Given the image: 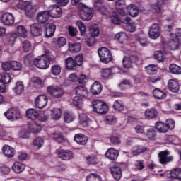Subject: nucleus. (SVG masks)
I'll return each mask as SVG.
<instances>
[{
    "instance_id": "1",
    "label": "nucleus",
    "mask_w": 181,
    "mask_h": 181,
    "mask_svg": "<svg viewBox=\"0 0 181 181\" xmlns=\"http://www.w3.org/2000/svg\"><path fill=\"white\" fill-rule=\"evenodd\" d=\"M78 13L82 21H91V18L94 15V10L80 4L78 7Z\"/></svg>"
},
{
    "instance_id": "2",
    "label": "nucleus",
    "mask_w": 181,
    "mask_h": 181,
    "mask_svg": "<svg viewBox=\"0 0 181 181\" xmlns=\"http://www.w3.org/2000/svg\"><path fill=\"white\" fill-rule=\"evenodd\" d=\"M47 91L52 98L56 100L63 98L64 95V89L59 86H49L47 87Z\"/></svg>"
},
{
    "instance_id": "3",
    "label": "nucleus",
    "mask_w": 181,
    "mask_h": 181,
    "mask_svg": "<svg viewBox=\"0 0 181 181\" xmlns=\"http://www.w3.org/2000/svg\"><path fill=\"white\" fill-rule=\"evenodd\" d=\"M92 107L96 114H107L108 112V105L104 101L96 100L93 101Z\"/></svg>"
},
{
    "instance_id": "4",
    "label": "nucleus",
    "mask_w": 181,
    "mask_h": 181,
    "mask_svg": "<svg viewBox=\"0 0 181 181\" xmlns=\"http://www.w3.org/2000/svg\"><path fill=\"white\" fill-rule=\"evenodd\" d=\"M98 54L102 63H110L112 60V54L111 51L106 47H102L98 49Z\"/></svg>"
},
{
    "instance_id": "5",
    "label": "nucleus",
    "mask_w": 181,
    "mask_h": 181,
    "mask_svg": "<svg viewBox=\"0 0 181 181\" xmlns=\"http://www.w3.org/2000/svg\"><path fill=\"white\" fill-rule=\"evenodd\" d=\"M34 64L37 69H41L42 70H46L49 69L50 66V60L45 55H42L40 57H37L34 60Z\"/></svg>"
},
{
    "instance_id": "6",
    "label": "nucleus",
    "mask_w": 181,
    "mask_h": 181,
    "mask_svg": "<svg viewBox=\"0 0 181 181\" xmlns=\"http://www.w3.org/2000/svg\"><path fill=\"white\" fill-rule=\"evenodd\" d=\"M139 62V57L136 55H131L129 57H124L122 59V64L124 69L129 70V69H132V64Z\"/></svg>"
},
{
    "instance_id": "7",
    "label": "nucleus",
    "mask_w": 181,
    "mask_h": 181,
    "mask_svg": "<svg viewBox=\"0 0 181 181\" xmlns=\"http://www.w3.org/2000/svg\"><path fill=\"white\" fill-rule=\"evenodd\" d=\"M47 12L49 13V18H62V15H63L62 8L57 5L49 6Z\"/></svg>"
},
{
    "instance_id": "8",
    "label": "nucleus",
    "mask_w": 181,
    "mask_h": 181,
    "mask_svg": "<svg viewBox=\"0 0 181 181\" xmlns=\"http://www.w3.org/2000/svg\"><path fill=\"white\" fill-rule=\"evenodd\" d=\"M170 153L168 151H160L158 153V162L161 165H168L170 162L173 160V157L169 156Z\"/></svg>"
},
{
    "instance_id": "9",
    "label": "nucleus",
    "mask_w": 181,
    "mask_h": 181,
    "mask_svg": "<svg viewBox=\"0 0 181 181\" xmlns=\"http://www.w3.org/2000/svg\"><path fill=\"white\" fill-rule=\"evenodd\" d=\"M4 116L10 121H16L21 117V112L17 108H11L4 112Z\"/></svg>"
},
{
    "instance_id": "10",
    "label": "nucleus",
    "mask_w": 181,
    "mask_h": 181,
    "mask_svg": "<svg viewBox=\"0 0 181 181\" xmlns=\"http://www.w3.org/2000/svg\"><path fill=\"white\" fill-rule=\"evenodd\" d=\"M58 158L62 160H71L74 158V153L71 150L61 149L58 152Z\"/></svg>"
},
{
    "instance_id": "11",
    "label": "nucleus",
    "mask_w": 181,
    "mask_h": 181,
    "mask_svg": "<svg viewBox=\"0 0 181 181\" xmlns=\"http://www.w3.org/2000/svg\"><path fill=\"white\" fill-rule=\"evenodd\" d=\"M47 101H49L47 96L45 95H40L35 98V105L37 107V108L42 110V108H45V107L47 105Z\"/></svg>"
},
{
    "instance_id": "12",
    "label": "nucleus",
    "mask_w": 181,
    "mask_h": 181,
    "mask_svg": "<svg viewBox=\"0 0 181 181\" xmlns=\"http://www.w3.org/2000/svg\"><path fill=\"white\" fill-rule=\"evenodd\" d=\"M148 36L151 39H158L160 36L159 25L154 23L149 28Z\"/></svg>"
},
{
    "instance_id": "13",
    "label": "nucleus",
    "mask_w": 181,
    "mask_h": 181,
    "mask_svg": "<svg viewBox=\"0 0 181 181\" xmlns=\"http://www.w3.org/2000/svg\"><path fill=\"white\" fill-rule=\"evenodd\" d=\"M1 22L4 25L9 26L10 25H13V23H15V18H13L12 13H4L1 17Z\"/></svg>"
},
{
    "instance_id": "14",
    "label": "nucleus",
    "mask_w": 181,
    "mask_h": 181,
    "mask_svg": "<svg viewBox=\"0 0 181 181\" xmlns=\"http://www.w3.org/2000/svg\"><path fill=\"white\" fill-rule=\"evenodd\" d=\"M49 18L50 17L47 11H40L36 16V20L38 23H45V22L49 21Z\"/></svg>"
},
{
    "instance_id": "15",
    "label": "nucleus",
    "mask_w": 181,
    "mask_h": 181,
    "mask_svg": "<svg viewBox=\"0 0 181 181\" xmlns=\"http://www.w3.org/2000/svg\"><path fill=\"white\" fill-rule=\"evenodd\" d=\"M30 33L33 36H41L42 33V25L40 23H34L30 26Z\"/></svg>"
},
{
    "instance_id": "16",
    "label": "nucleus",
    "mask_w": 181,
    "mask_h": 181,
    "mask_svg": "<svg viewBox=\"0 0 181 181\" xmlns=\"http://www.w3.org/2000/svg\"><path fill=\"white\" fill-rule=\"evenodd\" d=\"M159 112L158 110L152 107L148 108L145 110L144 115L146 119H153L158 117Z\"/></svg>"
},
{
    "instance_id": "17",
    "label": "nucleus",
    "mask_w": 181,
    "mask_h": 181,
    "mask_svg": "<svg viewBox=\"0 0 181 181\" xmlns=\"http://www.w3.org/2000/svg\"><path fill=\"white\" fill-rule=\"evenodd\" d=\"M168 90L172 93H177L180 89V86L176 79H170L168 83Z\"/></svg>"
},
{
    "instance_id": "18",
    "label": "nucleus",
    "mask_w": 181,
    "mask_h": 181,
    "mask_svg": "<svg viewBox=\"0 0 181 181\" xmlns=\"http://www.w3.org/2000/svg\"><path fill=\"white\" fill-rule=\"evenodd\" d=\"M179 45V42L175 37H173V34L171 35L170 40L166 42L167 47H169L170 50H177Z\"/></svg>"
},
{
    "instance_id": "19",
    "label": "nucleus",
    "mask_w": 181,
    "mask_h": 181,
    "mask_svg": "<svg viewBox=\"0 0 181 181\" xmlns=\"http://www.w3.org/2000/svg\"><path fill=\"white\" fill-rule=\"evenodd\" d=\"M119 155V152H118V151L114 149L113 148L107 149L105 153V157L110 160H117Z\"/></svg>"
},
{
    "instance_id": "20",
    "label": "nucleus",
    "mask_w": 181,
    "mask_h": 181,
    "mask_svg": "<svg viewBox=\"0 0 181 181\" xmlns=\"http://www.w3.org/2000/svg\"><path fill=\"white\" fill-rule=\"evenodd\" d=\"M101 91H103V86L98 81H95L90 86V92L93 95H98V94H100Z\"/></svg>"
},
{
    "instance_id": "21",
    "label": "nucleus",
    "mask_w": 181,
    "mask_h": 181,
    "mask_svg": "<svg viewBox=\"0 0 181 181\" xmlns=\"http://www.w3.org/2000/svg\"><path fill=\"white\" fill-rule=\"evenodd\" d=\"M148 148L146 147H144V146H134L131 152V156H138V155H141V153H144V152H146Z\"/></svg>"
},
{
    "instance_id": "22",
    "label": "nucleus",
    "mask_w": 181,
    "mask_h": 181,
    "mask_svg": "<svg viewBox=\"0 0 181 181\" xmlns=\"http://www.w3.org/2000/svg\"><path fill=\"white\" fill-rule=\"evenodd\" d=\"M110 172L115 180H119L122 177V170L119 166H113L110 168Z\"/></svg>"
},
{
    "instance_id": "23",
    "label": "nucleus",
    "mask_w": 181,
    "mask_h": 181,
    "mask_svg": "<svg viewBox=\"0 0 181 181\" xmlns=\"http://www.w3.org/2000/svg\"><path fill=\"white\" fill-rule=\"evenodd\" d=\"M46 37H52L56 32V25L53 23H48L45 24Z\"/></svg>"
},
{
    "instance_id": "24",
    "label": "nucleus",
    "mask_w": 181,
    "mask_h": 181,
    "mask_svg": "<svg viewBox=\"0 0 181 181\" xmlns=\"http://www.w3.org/2000/svg\"><path fill=\"white\" fill-rule=\"evenodd\" d=\"M103 0H96L95 1V8L97 11H99L102 15H108V10L103 6Z\"/></svg>"
},
{
    "instance_id": "25",
    "label": "nucleus",
    "mask_w": 181,
    "mask_h": 181,
    "mask_svg": "<svg viewBox=\"0 0 181 181\" xmlns=\"http://www.w3.org/2000/svg\"><path fill=\"white\" fill-rule=\"evenodd\" d=\"M75 93L77 95H80V97H88V90H87V88L81 85H78L75 87Z\"/></svg>"
},
{
    "instance_id": "26",
    "label": "nucleus",
    "mask_w": 181,
    "mask_h": 181,
    "mask_svg": "<svg viewBox=\"0 0 181 181\" xmlns=\"http://www.w3.org/2000/svg\"><path fill=\"white\" fill-rule=\"evenodd\" d=\"M74 141L78 145H86L88 141V139L83 134H78L74 136Z\"/></svg>"
},
{
    "instance_id": "27",
    "label": "nucleus",
    "mask_w": 181,
    "mask_h": 181,
    "mask_svg": "<svg viewBox=\"0 0 181 181\" xmlns=\"http://www.w3.org/2000/svg\"><path fill=\"white\" fill-rule=\"evenodd\" d=\"M127 13L130 15L132 18H136L138 16L139 11H138V8L134 4H130L127 7Z\"/></svg>"
},
{
    "instance_id": "28",
    "label": "nucleus",
    "mask_w": 181,
    "mask_h": 181,
    "mask_svg": "<svg viewBox=\"0 0 181 181\" xmlns=\"http://www.w3.org/2000/svg\"><path fill=\"white\" fill-rule=\"evenodd\" d=\"M68 49L71 53H78L81 50V44L79 42L69 43Z\"/></svg>"
},
{
    "instance_id": "29",
    "label": "nucleus",
    "mask_w": 181,
    "mask_h": 181,
    "mask_svg": "<svg viewBox=\"0 0 181 181\" xmlns=\"http://www.w3.org/2000/svg\"><path fill=\"white\" fill-rule=\"evenodd\" d=\"M3 153L7 158H13L15 156V150L10 146H4L2 148Z\"/></svg>"
},
{
    "instance_id": "30",
    "label": "nucleus",
    "mask_w": 181,
    "mask_h": 181,
    "mask_svg": "<svg viewBox=\"0 0 181 181\" xmlns=\"http://www.w3.org/2000/svg\"><path fill=\"white\" fill-rule=\"evenodd\" d=\"M153 95L156 100H163L166 98V93L158 88L153 90Z\"/></svg>"
},
{
    "instance_id": "31",
    "label": "nucleus",
    "mask_w": 181,
    "mask_h": 181,
    "mask_svg": "<svg viewBox=\"0 0 181 181\" xmlns=\"http://www.w3.org/2000/svg\"><path fill=\"white\" fill-rule=\"evenodd\" d=\"M65 64L67 70H76L77 66L73 57H69L65 60Z\"/></svg>"
},
{
    "instance_id": "32",
    "label": "nucleus",
    "mask_w": 181,
    "mask_h": 181,
    "mask_svg": "<svg viewBox=\"0 0 181 181\" xmlns=\"http://www.w3.org/2000/svg\"><path fill=\"white\" fill-rule=\"evenodd\" d=\"M17 33L16 36H19L20 37H23L24 39L28 36V30L23 25H18L16 28Z\"/></svg>"
},
{
    "instance_id": "33",
    "label": "nucleus",
    "mask_w": 181,
    "mask_h": 181,
    "mask_svg": "<svg viewBox=\"0 0 181 181\" xmlns=\"http://www.w3.org/2000/svg\"><path fill=\"white\" fill-rule=\"evenodd\" d=\"M79 122L82 127H88V124L91 122V119L87 117V115L81 113L79 115Z\"/></svg>"
},
{
    "instance_id": "34",
    "label": "nucleus",
    "mask_w": 181,
    "mask_h": 181,
    "mask_svg": "<svg viewBox=\"0 0 181 181\" xmlns=\"http://www.w3.org/2000/svg\"><path fill=\"white\" fill-rule=\"evenodd\" d=\"M63 117L64 121L66 124H70V122H73V121L76 119V116L74 115V114L70 112H64L63 114Z\"/></svg>"
},
{
    "instance_id": "35",
    "label": "nucleus",
    "mask_w": 181,
    "mask_h": 181,
    "mask_svg": "<svg viewBox=\"0 0 181 181\" xmlns=\"http://www.w3.org/2000/svg\"><path fill=\"white\" fill-rule=\"evenodd\" d=\"M26 115L29 119L35 120L39 117V113L35 109H28L26 111Z\"/></svg>"
},
{
    "instance_id": "36",
    "label": "nucleus",
    "mask_w": 181,
    "mask_h": 181,
    "mask_svg": "<svg viewBox=\"0 0 181 181\" xmlns=\"http://www.w3.org/2000/svg\"><path fill=\"white\" fill-rule=\"evenodd\" d=\"M156 129L158 131V132H161L162 134H165L168 132V126H166V123L163 122H157L156 123Z\"/></svg>"
},
{
    "instance_id": "37",
    "label": "nucleus",
    "mask_w": 181,
    "mask_h": 181,
    "mask_svg": "<svg viewBox=\"0 0 181 181\" xmlns=\"http://www.w3.org/2000/svg\"><path fill=\"white\" fill-rule=\"evenodd\" d=\"M124 108H125V105L122 100H117L114 102L113 109L115 111H124Z\"/></svg>"
},
{
    "instance_id": "38",
    "label": "nucleus",
    "mask_w": 181,
    "mask_h": 181,
    "mask_svg": "<svg viewBox=\"0 0 181 181\" xmlns=\"http://www.w3.org/2000/svg\"><path fill=\"white\" fill-rule=\"evenodd\" d=\"M89 31L93 37H97V36L100 35V28H98V25L97 24L90 25Z\"/></svg>"
},
{
    "instance_id": "39",
    "label": "nucleus",
    "mask_w": 181,
    "mask_h": 181,
    "mask_svg": "<svg viewBox=\"0 0 181 181\" xmlns=\"http://www.w3.org/2000/svg\"><path fill=\"white\" fill-rule=\"evenodd\" d=\"M12 170L16 173H21L23 172V170H25V165H23L19 162H16L12 165Z\"/></svg>"
},
{
    "instance_id": "40",
    "label": "nucleus",
    "mask_w": 181,
    "mask_h": 181,
    "mask_svg": "<svg viewBox=\"0 0 181 181\" xmlns=\"http://www.w3.org/2000/svg\"><path fill=\"white\" fill-rule=\"evenodd\" d=\"M27 16H32L33 15H35L36 13V7L33 6L32 4H28V5L26 6L25 9H24Z\"/></svg>"
},
{
    "instance_id": "41",
    "label": "nucleus",
    "mask_w": 181,
    "mask_h": 181,
    "mask_svg": "<svg viewBox=\"0 0 181 181\" xmlns=\"http://www.w3.org/2000/svg\"><path fill=\"white\" fill-rule=\"evenodd\" d=\"M29 131L33 134H37L42 131V127L35 122H32L29 126Z\"/></svg>"
},
{
    "instance_id": "42",
    "label": "nucleus",
    "mask_w": 181,
    "mask_h": 181,
    "mask_svg": "<svg viewBox=\"0 0 181 181\" xmlns=\"http://www.w3.org/2000/svg\"><path fill=\"white\" fill-rule=\"evenodd\" d=\"M110 19L112 23H114V25H120L121 23V17L115 11L110 14Z\"/></svg>"
},
{
    "instance_id": "43",
    "label": "nucleus",
    "mask_w": 181,
    "mask_h": 181,
    "mask_svg": "<svg viewBox=\"0 0 181 181\" xmlns=\"http://www.w3.org/2000/svg\"><path fill=\"white\" fill-rule=\"evenodd\" d=\"M86 181H103V178L97 173H90L86 177Z\"/></svg>"
},
{
    "instance_id": "44",
    "label": "nucleus",
    "mask_w": 181,
    "mask_h": 181,
    "mask_svg": "<svg viewBox=\"0 0 181 181\" xmlns=\"http://www.w3.org/2000/svg\"><path fill=\"white\" fill-rule=\"evenodd\" d=\"M52 112V117L55 121H59L62 118V110L60 108H54Z\"/></svg>"
},
{
    "instance_id": "45",
    "label": "nucleus",
    "mask_w": 181,
    "mask_h": 181,
    "mask_svg": "<svg viewBox=\"0 0 181 181\" xmlns=\"http://www.w3.org/2000/svg\"><path fill=\"white\" fill-rule=\"evenodd\" d=\"M170 73L172 74H181V67L175 64H172L169 66Z\"/></svg>"
},
{
    "instance_id": "46",
    "label": "nucleus",
    "mask_w": 181,
    "mask_h": 181,
    "mask_svg": "<svg viewBox=\"0 0 181 181\" xmlns=\"http://www.w3.org/2000/svg\"><path fill=\"white\" fill-rule=\"evenodd\" d=\"M13 90L16 94H22L25 90V85L23 82H17Z\"/></svg>"
},
{
    "instance_id": "47",
    "label": "nucleus",
    "mask_w": 181,
    "mask_h": 181,
    "mask_svg": "<svg viewBox=\"0 0 181 181\" xmlns=\"http://www.w3.org/2000/svg\"><path fill=\"white\" fill-rule=\"evenodd\" d=\"M181 175V168H175L173 169L170 173V176L174 179H180Z\"/></svg>"
},
{
    "instance_id": "48",
    "label": "nucleus",
    "mask_w": 181,
    "mask_h": 181,
    "mask_svg": "<svg viewBox=\"0 0 181 181\" xmlns=\"http://www.w3.org/2000/svg\"><path fill=\"white\" fill-rule=\"evenodd\" d=\"M86 163L87 165H98V159L95 156H88L86 157Z\"/></svg>"
},
{
    "instance_id": "49",
    "label": "nucleus",
    "mask_w": 181,
    "mask_h": 181,
    "mask_svg": "<svg viewBox=\"0 0 181 181\" xmlns=\"http://www.w3.org/2000/svg\"><path fill=\"white\" fill-rule=\"evenodd\" d=\"M146 71L148 73V74H150V76L156 74V73H158V66L148 65L146 67Z\"/></svg>"
},
{
    "instance_id": "50",
    "label": "nucleus",
    "mask_w": 181,
    "mask_h": 181,
    "mask_svg": "<svg viewBox=\"0 0 181 181\" xmlns=\"http://www.w3.org/2000/svg\"><path fill=\"white\" fill-rule=\"evenodd\" d=\"M105 122L109 125H114V124H117V118L112 115H108L105 117Z\"/></svg>"
},
{
    "instance_id": "51",
    "label": "nucleus",
    "mask_w": 181,
    "mask_h": 181,
    "mask_svg": "<svg viewBox=\"0 0 181 181\" xmlns=\"http://www.w3.org/2000/svg\"><path fill=\"white\" fill-rule=\"evenodd\" d=\"M11 70L21 71L22 70V64L16 61H11Z\"/></svg>"
},
{
    "instance_id": "52",
    "label": "nucleus",
    "mask_w": 181,
    "mask_h": 181,
    "mask_svg": "<svg viewBox=\"0 0 181 181\" xmlns=\"http://www.w3.org/2000/svg\"><path fill=\"white\" fill-rule=\"evenodd\" d=\"M52 136L56 142H58V144H63V142H64V137H63V135L61 133H54Z\"/></svg>"
},
{
    "instance_id": "53",
    "label": "nucleus",
    "mask_w": 181,
    "mask_h": 181,
    "mask_svg": "<svg viewBox=\"0 0 181 181\" xmlns=\"http://www.w3.org/2000/svg\"><path fill=\"white\" fill-rule=\"evenodd\" d=\"M165 125L167 127V129L169 131H172L175 129V126L176 125V123L175 122V120L173 119H168L165 121Z\"/></svg>"
},
{
    "instance_id": "54",
    "label": "nucleus",
    "mask_w": 181,
    "mask_h": 181,
    "mask_svg": "<svg viewBox=\"0 0 181 181\" xmlns=\"http://www.w3.org/2000/svg\"><path fill=\"white\" fill-rule=\"evenodd\" d=\"M134 169L135 170H142L145 169V165H144V160H136L134 161Z\"/></svg>"
},
{
    "instance_id": "55",
    "label": "nucleus",
    "mask_w": 181,
    "mask_h": 181,
    "mask_svg": "<svg viewBox=\"0 0 181 181\" xmlns=\"http://www.w3.org/2000/svg\"><path fill=\"white\" fill-rule=\"evenodd\" d=\"M43 139L40 137H37L34 141H33V145L37 148V149H40L42 146H43Z\"/></svg>"
},
{
    "instance_id": "56",
    "label": "nucleus",
    "mask_w": 181,
    "mask_h": 181,
    "mask_svg": "<svg viewBox=\"0 0 181 181\" xmlns=\"http://www.w3.org/2000/svg\"><path fill=\"white\" fill-rule=\"evenodd\" d=\"M51 73L53 76H59L62 73V68L59 65H54L51 69Z\"/></svg>"
},
{
    "instance_id": "57",
    "label": "nucleus",
    "mask_w": 181,
    "mask_h": 181,
    "mask_svg": "<svg viewBox=\"0 0 181 181\" xmlns=\"http://www.w3.org/2000/svg\"><path fill=\"white\" fill-rule=\"evenodd\" d=\"M162 5L160 3L157 2L151 6L152 9L156 12V13H160L162 12Z\"/></svg>"
},
{
    "instance_id": "58",
    "label": "nucleus",
    "mask_w": 181,
    "mask_h": 181,
    "mask_svg": "<svg viewBox=\"0 0 181 181\" xmlns=\"http://www.w3.org/2000/svg\"><path fill=\"white\" fill-rule=\"evenodd\" d=\"M76 25H77L81 35H83V33H86V25H84V23H83V21H77L76 22Z\"/></svg>"
},
{
    "instance_id": "59",
    "label": "nucleus",
    "mask_w": 181,
    "mask_h": 181,
    "mask_svg": "<svg viewBox=\"0 0 181 181\" xmlns=\"http://www.w3.org/2000/svg\"><path fill=\"white\" fill-rule=\"evenodd\" d=\"M74 60L75 62V64L76 65V67L82 66L83 61V54H79L78 55L76 56L75 59Z\"/></svg>"
},
{
    "instance_id": "60",
    "label": "nucleus",
    "mask_w": 181,
    "mask_h": 181,
    "mask_svg": "<svg viewBox=\"0 0 181 181\" xmlns=\"http://www.w3.org/2000/svg\"><path fill=\"white\" fill-rule=\"evenodd\" d=\"M73 104L75 105L76 107H80L83 105V99H81L80 96H76L73 99Z\"/></svg>"
},
{
    "instance_id": "61",
    "label": "nucleus",
    "mask_w": 181,
    "mask_h": 181,
    "mask_svg": "<svg viewBox=\"0 0 181 181\" xmlns=\"http://www.w3.org/2000/svg\"><path fill=\"white\" fill-rule=\"evenodd\" d=\"M146 135L148 139H155V136H156V132L153 128H149L147 129Z\"/></svg>"
},
{
    "instance_id": "62",
    "label": "nucleus",
    "mask_w": 181,
    "mask_h": 181,
    "mask_svg": "<svg viewBox=\"0 0 181 181\" xmlns=\"http://www.w3.org/2000/svg\"><path fill=\"white\" fill-rule=\"evenodd\" d=\"M29 1H25L23 0H19L17 4L18 8L19 9H23L25 11V8L30 4Z\"/></svg>"
},
{
    "instance_id": "63",
    "label": "nucleus",
    "mask_w": 181,
    "mask_h": 181,
    "mask_svg": "<svg viewBox=\"0 0 181 181\" xmlns=\"http://www.w3.org/2000/svg\"><path fill=\"white\" fill-rule=\"evenodd\" d=\"M153 56L154 59H156V60H158L159 63H160V62H163V53L162 52V51L156 52Z\"/></svg>"
},
{
    "instance_id": "64",
    "label": "nucleus",
    "mask_w": 181,
    "mask_h": 181,
    "mask_svg": "<svg viewBox=\"0 0 181 181\" xmlns=\"http://www.w3.org/2000/svg\"><path fill=\"white\" fill-rule=\"evenodd\" d=\"M1 69L4 71H9V69H11V62H3Z\"/></svg>"
}]
</instances>
